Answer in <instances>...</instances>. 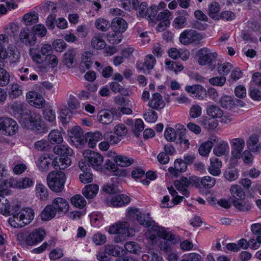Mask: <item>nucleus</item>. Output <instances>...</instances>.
Masks as SVG:
<instances>
[{"label": "nucleus", "mask_w": 261, "mask_h": 261, "mask_svg": "<svg viewBox=\"0 0 261 261\" xmlns=\"http://www.w3.org/2000/svg\"><path fill=\"white\" fill-rule=\"evenodd\" d=\"M108 232L110 234H116L113 239L115 243H121L125 241L128 237L133 236L135 231L130 227L128 222L121 221L110 226Z\"/></svg>", "instance_id": "1"}, {"label": "nucleus", "mask_w": 261, "mask_h": 261, "mask_svg": "<svg viewBox=\"0 0 261 261\" xmlns=\"http://www.w3.org/2000/svg\"><path fill=\"white\" fill-rule=\"evenodd\" d=\"M46 236L45 230L41 228H36L30 232H20L17 234L19 242H25L29 246H33L42 242Z\"/></svg>", "instance_id": "2"}, {"label": "nucleus", "mask_w": 261, "mask_h": 261, "mask_svg": "<svg viewBox=\"0 0 261 261\" xmlns=\"http://www.w3.org/2000/svg\"><path fill=\"white\" fill-rule=\"evenodd\" d=\"M65 173L63 170H57L50 172L47 176V182L49 188L55 192L62 191L64 187Z\"/></svg>", "instance_id": "3"}, {"label": "nucleus", "mask_w": 261, "mask_h": 261, "mask_svg": "<svg viewBox=\"0 0 261 261\" xmlns=\"http://www.w3.org/2000/svg\"><path fill=\"white\" fill-rule=\"evenodd\" d=\"M218 57L216 52L212 51L207 47L200 48L197 51L198 63L200 65H207L208 69L214 70L216 68V60Z\"/></svg>", "instance_id": "4"}, {"label": "nucleus", "mask_w": 261, "mask_h": 261, "mask_svg": "<svg viewBox=\"0 0 261 261\" xmlns=\"http://www.w3.org/2000/svg\"><path fill=\"white\" fill-rule=\"evenodd\" d=\"M41 116L35 112H30L28 116L22 117L20 122L24 127L33 130H39L41 127Z\"/></svg>", "instance_id": "5"}, {"label": "nucleus", "mask_w": 261, "mask_h": 261, "mask_svg": "<svg viewBox=\"0 0 261 261\" xmlns=\"http://www.w3.org/2000/svg\"><path fill=\"white\" fill-rule=\"evenodd\" d=\"M202 35L192 29L185 30L180 35L179 41L184 45H189L192 43H198L202 39Z\"/></svg>", "instance_id": "6"}, {"label": "nucleus", "mask_w": 261, "mask_h": 261, "mask_svg": "<svg viewBox=\"0 0 261 261\" xmlns=\"http://www.w3.org/2000/svg\"><path fill=\"white\" fill-rule=\"evenodd\" d=\"M54 152L59 155L54 159L52 162L53 166L57 170L65 169V146L64 145H56L54 148Z\"/></svg>", "instance_id": "7"}, {"label": "nucleus", "mask_w": 261, "mask_h": 261, "mask_svg": "<svg viewBox=\"0 0 261 261\" xmlns=\"http://www.w3.org/2000/svg\"><path fill=\"white\" fill-rule=\"evenodd\" d=\"M18 129V125L17 122L10 118H0V130L6 135H13Z\"/></svg>", "instance_id": "8"}, {"label": "nucleus", "mask_w": 261, "mask_h": 261, "mask_svg": "<svg viewBox=\"0 0 261 261\" xmlns=\"http://www.w3.org/2000/svg\"><path fill=\"white\" fill-rule=\"evenodd\" d=\"M83 155L85 158H87V160L86 159L84 160H86L88 164L89 163H90L94 169L98 170L101 168L103 158L100 153L87 150L84 151Z\"/></svg>", "instance_id": "9"}, {"label": "nucleus", "mask_w": 261, "mask_h": 261, "mask_svg": "<svg viewBox=\"0 0 261 261\" xmlns=\"http://www.w3.org/2000/svg\"><path fill=\"white\" fill-rule=\"evenodd\" d=\"M191 180L194 182V186L198 188L211 189L216 183L215 178L210 176H205L202 178L192 176Z\"/></svg>", "instance_id": "10"}, {"label": "nucleus", "mask_w": 261, "mask_h": 261, "mask_svg": "<svg viewBox=\"0 0 261 261\" xmlns=\"http://www.w3.org/2000/svg\"><path fill=\"white\" fill-rule=\"evenodd\" d=\"M79 166L83 172L79 175L80 181L84 184L92 182L93 179V175L90 172V166L88 162L86 160H82L80 161Z\"/></svg>", "instance_id": "11"}, {"label": "nucleus", "mask_w": 261, "mask_h": 261, "mask_svg": "<svg viewBox=\"0 0 261 261\" xmlns=\"http://www.w3.org/2000/svg\"><path fill=\"white\" fill-rule=\"evenodd\" d=\"M176 16L173 21L172 25L176 29L184 28L187 25V18L189 14L184 10H178L176 12Z\"/></svg>", "instance_id": "12"}, {"label": "nucleus", "mask_w": 261, "mask_h": 261, "mask_svg": "<svg viewBox=\"0 0 261 261\" xmlns=\"http://www.w3.org/2000/svg\"><path fill=\"white\" fill-rule=\"evenodd\" d=\"M26 97L29 102L37 108H42L45 105V100L42 96L36 91L28 92Z\"/></svg>", "instance_id": "13"}, {"label": "nucleus", "mask_w": 261, "mask_h": 261, "mask_svg": "<svg viewBox=\"0 0 261 261\" xmlns=\"http://www.w3.org/2000/svg\"><path fill=\"white\" fill-rule=\"evenodd\" d=\"M68 135L69 143L72 145L77 146L81 141L83 132L80 126H75L69 130Z\"/></svg>", "instance_id": "14"}, {"label": "nucleus", "mask_w": 261, "mask_h": 261, "mask_svg": "<svg viewBox=\"0 0 261 261\" xmlns=\"http://www.w3.org/2000/svg\"><path fill=\"white\" fill-rule=\"evenodd\" d=\"M232 144L231 154L236 159L240 158L245 146V141L242 138H235L231 141Z\"/></svg>", "instance_id": "15"}, {"label": "nucleus", "mask_w": 261, "mask_h": 261, "mask_svg": "<svg viewBox=\"0 0 261 261\" xmlns=\"http://www.w3.org/2000/svg\"><path fill=\"white\" fill-rule=\"evenodd\" d=\"M192 176L189 179L186 177H182L179 180H176L175 182V185L179 191L181 192L182 194L186 196L189 195L188 191L187 190L190 185L194 186V182L192 181Z\"/></svg>", "instance_id": "16"}, {"label": "nucleus", "mask_w": 261, "mask_h": 261, "mask_svg": "<svg viewBox=\"0 0 261 261\" xmlns=\"http://www.w3.org/2000/svg\"><path fill=\"white\" fill-rule=\"evenodd\" d=\"M20 79L22 81H37L38 75L32 68L22 67L19 69Z\"/></svg>", "instance_id": "17"}, {"label": "nucleus", "mask_w": 261, "mask_h": 261, "mask_svg": "<svg viewBox=\"0 0 261 261\" xmlns=\"http://www.w3.org/2000/svg\"><path fill=\"white\" fill-rule=\"evenodd\" d=\"M30 33L28 28H22L19 34V39L27 46H32L36 43V37L34 35H30Z\"/></svg>", "instance_id": "18"}, {"label": "nucleus", "mask_w": 261, "mask_h": 261, "mask_svg": "<svg viewBox=\"0 0 261 261\" xmlns=\"http://www.w3.org/2000/svg\"><path fill=\"white\" fill-rule=\"evenodd\" d=\"M165 106V102L163 99L162 95L159 93H154L149 99L148 106L153 109L160 110L163 109Z\"/></svg>", "instance_id": "19"}, {"label": "nucleus", "mask_w": 261, "mask_h": 261, "mask_svg": "<svg viewBox=\"0 0 261 261\" xmlns=\"http://www.w3.org/2000/svg\"><path fill=\"white\" fill-rule=\"evenodd\" d=\"M103 136L99 132H88L85 135V139L89 147L94 148L97 143L101 140Z\"/></svg>", "instance_id": "20"}, {"label": "nucleus", "mask_w": 261, "mask_h": 261, "mask_svg": "<svg viewBox=\"0 0 261 261\" xmlns=\"http://www.w3.org/2000/svg\"><path fill=\"white\" fill-rule=\"evenodd\" d=\"M222 162L217 157L210 159V166L207 168L208 172L213 176H218L221 173Z\"/></svg>", "instance_id": "21"}, {"label": "nucleus", "mask_w": 261, "mask_h": 261, "mask_svg": "<svg viewBox=\"0 0 261 261\" xmlns=\"http://www.w3.org/2000/svg\"><path fill=\"white\" fill-rule=\"evenodd\" d=\"M111 27L113 31H117L122 34L127 29V23L124 19L116 17L112 20Z\"/></svg>", "instance_id": "22"}, {"label": "nucleus", "mask_w": 261, "mask_h": 261, "mask_svg": "<svg viewBox=\"0 0 261 261\" xmlns=\"http://www.w3.org/2000/svg\"><path fill=\"white\" fill-rule=\"evenodd\" d=\"M53 51L52 46L48 44H44L41 46L40 52L41 53H37L33 55L32 59L38 64H42L43 62V59L42 58L41 55L46 56L48 54H51Z\"/></svg>", "instance_id": "23"}, {"label": "nucleus", "mask_w": 261, "mask_h": 261, "mask_svg": "<svg viewBox=\"0 0 261 261\" xmlns=\"http://www.w3.org/2000/svg\"><path fill=\"white\" fill-rule=\"evenodd\" d=\"M114 119L113 113L109 110H100L97 114L98 121L103 124H109Z\"/></svg>", "instance_id": "24"}, {"label": "nucleus", "mask_w": 261, "mask_h": 261, "mask_svg": "<svg viewBox=\"0 0 261 261\" xmlns=\"http://www.w3.org/2000/svg\"><path fill=\"white\" fill-rule=\"evenodd\" d=\"M80 70L84 72L86 69H89L93 64V55L89 51L85 52L81 57Z\"/></svg>", "instance_id": "25"}, {"label": "nucleus", "mask_w": 261, "mask_h": 261, "mask_svg": "<svg viewBox=\"0 0 261 261\" xmlns=\"http://www.w3.org/2000/svg\"><path fill=\"white\" fill-rule=\"evenodd\" d=\"M130 198L124 194L117 195L112 197L109 205L113 206L120 207L128 204Z\"/></svg>", "instance_id": "26"}, {"label": "nucleus", "mask_w": 261, "mask_h": 261, "mask_svg": "<svg viewBox=\"0 0 261 261\" xmlns=\"http://www.w3.org/2000/svg\"><path fill=\"white\" fill-rule=\"evenodd\" d=\"M220 8L219 4L215 2H212L208 6L207 14L213 19L215 20H220Z\"/></svg>", "instance_id": "27"}, {"label": "nucleus", "mask_w": 261, "mask_h": 261, "mask_svg": "<svg viewBox=\"0 0 261 261\" xmlns=\"http://www.w3.org/2000/svg\"><path fill=\"white\" fill-rule=\"evenodd\" d=\"M178 126L184 125L180 124H177L175 125V129L172 127H168L165 129L164 136L167 141L173 142L176 140V139H178L179 135V133L181 131L178 129Z\"/></svg>", "instance_id": "28"}, {"label": "nucleus", "mask_w": 261, "mask_h": 261, "mask_svg": "<svg viewBox=\"0 0 261 261\" xmlns=\"http://www.w3.org/2000/svg\"><path fill=\"white\" fill-rule=\"evenodd\" d=\"M156 63V60L152 55H148L146 56L144 63L143 65L141 64H137V68L139 70H150L153 68Z\"/></svg>", "instance_id": "29"}, {"label": "nucleus", "mask_w": 261, "mask_h": 261, "mask_svg": "<svg viewBox=\"0 0 261 261\" xmlns=\"http://www.w3.org/2000/svg\"><path fill=\"white\" fill-rule=\"evenodd\" d=\"M103 37V34L98 33L92 37L91 45L93 48L98 50L103 49L106 46V42Z\"/></svg>", "instance_id": "30"}, {"label": "nucleus", "mask_w": 261, "mask_h": 261, "mask_svg": "<svg viewBox=\"0 0 261 261\" xmlns=\"http://www.w3.org/2000/svg\"><path fill=\"white\" fill-rule=\"evenodd\" d=\"M259 136L257 134L251 135L247 141V146L249 150L252 152H257L260 150Z\"/></svg>", "instance_id": "31"}, {"label": "nucleus", "mask_w": 261, "mask_h": 261, "mask_svg": "<svg viewBox=\"0 0 261 261\" xmlns=\"http://www.w3.org/2000/svg\"><path fill=\"white\" fill-rule=\"evenodd\" d=\"M98 190V185L90 184L85 186L82 190V193L87 199H92L96 195Z\"/></svg>", "instance_id": "32"}, {"label": "nucleus", "mask_w": 261, "mask_h": 261, "mask_svg": "<svg viewBox=\"0 0 261 261\" xmlns=\"http://www.w3.org/2000/svg\"><path fill=\"white\" fill-rule=\"evenodd\" d=\"M152 228L156 232L158 237L163 240H174L175 239V236L171 232L167 231L164 227L153 225Z\"/></svg>", "instance_id": "33"}, {"label": "nucleus", "mask_w": 261, "mask_h": 261, "mask_svg": "<svg viewBox=\"0 0 261 261\" xmlns=\"http://www.w3.org/2000/svg\"><path fill=\"white\" fill-rule=\"evenodd\" d=\"M39 15L35 11H32L23 15L22 18V22L26 25H32L38 22Z\"/></svg>", "instance_id": "34"}, {"label": "nucleus", "mask_w": 261, "mask_h": 261, "mask_svg": "<svg viewBox=\"0 0 261 261\" xmlns=\"http://www.w3.org/2000/svg\"><path fill=\"white\" fill-rule=\"evenodd\" d=\"M230 193L232 200H243L245 198V192L242 188L238 185H233L230 188Z\"/></svg>", "instance_id": "35"}, {"label": "nucleus", "mask_w": 261, "mask_h": 261, "mask_svg": "<svg viewBox=\"0 0 261 261\" xmlns=\"http://www.w3.org/2000/svg\"><path fill=\"white\" fill-rule=\"evenodd\" d=\"M51 162V159L47 154H44L41 156L37 161V166L41 171H46L48 170L49 165Z\"/></svg>", "instance_id": "36"}, {"label": "nucleus", "mask_w": 261, "mask_h": 261, "mask_svg": "<svg viewBox=\"0 0 261 261\" xmlns=\"http://www.w3.org/2000/svg\"><path fill=\"white\" fill-rule=\"evenodd\" d=\"M158 12V8L156 6H151L148 8L146 12L144 17L146 18L149 21L150 25L153 26L154 23H155L156 14Z\"/></svg>", "instance_id": "37"}, {"label": "nucleus", "mask_w": 261, "mask_h": 261, "mask_svg": "<svg viewBox=\"0 0 261 261\" xmlns=\"http://www.w3.org/2000/svg\"><path fill=\"white\" fill-rule=\"evenodd\" d=\"M229 151V146L228 143L225 141H221L215 146L213 149L214 153L218 156H221L225 155Z\"/></svg>", "instance_id": "38"}, {"label": "nucleus", "mask_w": 261, "mask_h": 261, "mask_svg": "<svg viewBox=\"0 0 261 261\" xmlns=\"http://www.w3.org/2000/svg\"><path fill=\"white\" fill-rule=\"evenodd\" d=\"M56 210L53 205H47L40 214L41 218L43 221H48L53 219L56 215Z\"/></svg>", "instance_id": "39"}, {"label": "nucleus", "mask_w": 261, "mask_h": 261, "mask_svg": "<svg viewBox=\"0 0 261 261\" xmlns=\"http://www.w3.org/2000/svg\"><path fill=\"white\" fill-rule=\"evenodd\" d=\"M233 205L239 211L247 212L251 210L252 204L249 201H243L242 200H232Z\"/></svg>", "instance_id": "40"}, {"label": "nucleus", "mask_w": 261, "mask_h": 261, "mask_svg": "<svg viewBox=\"0 0 261 261\" xmlns=\"http://www.w3.org/2000/svg\"><path fill=\"white\" fill-rule=\"evenodd\" d=\"M36 194L40 200L45 201L48 198V191L46 187L41 184H37L35 188Z\"/></svg>", "instance_id": "41"}, {"label": "nucleus", "mask_w": 261, "mask_h": 261, "mask_svg": "<svg viewBox=\"0 0 261 261\" xmlns=\"http://www.w3.org/2000/svg\"><path fill=\"white\" fill-rule=\"evenodd\" d=\"M138 222L145 227L153 226L154 222L151 220L149 214L139 213L137 218Z\"/></svg>", "instance_id": "42"}, {"label": "nucleus", "mask_w": 261, "mask_h": 261, "mask_svg": "<svg viewBox=\"0 0 261 261\" xmlns=\"http://www.w3.org/2000/svg\"><path fill=\"white\" fill-rule=\"evenodd\" d=\"M76 50L73 48H69L66 53V66L73 68L76 65Z\"/></svg>", "instance_id": "43"}, {"label": "nucleus", "mask_w": 261, "mask_h": 261, "mask_svg": "<svg viewBox=\"0 0 261 261\" xmlns=\"http://www.w3.org/2000/svg\"><path fill=\"white\" fill-rule=\"evenodd\" d=\"M20 214L24 221L25 225L29 224L34 219V212L33 210L29 207H27L20 211Z\"/></svg>", "instance_id": "44"}, {"label": "nucleus", "mask_w": 261, "mask_h": 261, "mask_svg": "<svg viewBox=\"0 0 261 261\" xmlns=\"http://www.w3.org/2000/svg\"><path fill=\"white\" fill-rule=\"evenodd\" d=\"M144 261H162L163 258L157 250H150L147 254L142 255Z\"/></svg>", "instance_id": "45"}, {"label": "nucleus", "mask_w": 261, "mask_h": 261, "mask_svg": "<svg viewBox=\"0 0 261 261\" xmlns=\"http://www.w3.org/2000/svg\"><path fill=\"white\" fill-rule=\"evenodd\" d=\"M207 114L213 118L221 117L223 115L222 110L218 106L212 105L207 107Z\"/></svg>", "instance_id": "46"}, {"label": "nucleus", "mask_w": 261, "mask_h": 261, "mask_svg": "<svg viewBox=\"0 0 261 261\" xmlns=\"http://www.w3.org/2000/svg\"><path fill=\"white\" fill-rule=\"evenodd\" d=\"M70 202L74 207L81 209L84 208L87 204L86 200L80 194H76L72 196L70 198Z\"/></svg>", "instance_id": "47"}, {"label": "nucleus", "mask_w": 261, "mask_h": 261, "mask_svg": "<svg viewBox=\"0 0 261 261\" xmlns=\"http://www.w3.org/2000/svg\"><path fill=\"white\" fill-rule=\"evenodd\" d=\"M48 140L51 144H60L63 142V138L59 130L55 129L48 134Z\"/></svg>", "instance_id": "48"}, {"label": "nucleus", "mask_w": 261, "mask_h": 261, "mask_svg": "<svg viewBox=\"0 0 261 261\" xmlns=\"http://www.w3.org/2000/svg\"><path fill=\"white\" fill-rule=\"evenodd\" d=\"M9 224L14 228L22 227L25 225L20 214L13 215L8 219Z\"/></svg>", "instance_id": "49"}, {"label": "nucleus", "mask_w": 261, "mask_h": 261, "mask_svg": "<svg viewBox=\"0 0 261 261\" xmlns=\"http://www.w3.org/2000/svg\"><path fill=\"white\" fill-rule=\"evenodd\" d=\"M95 26L97 30L102 32H106L109 29L111 25L108 20L100 17L95 20Z\"/></svg>", "instance_id": "50"}, {"label": "nucleus", "mask_w": 261, "mask_h": 261, "mask_svg": "<svg viewBox=\"0 0 261 261\" xmlns=\"http://www.w3.org/2000/svg\"><path fill=\"white\" fill-rule=\"evenodd\" d=\"M123 38L122 34L117 31H113L107 34V40L112 44H117L121 42Z\"/></svg>", "instance_id": "51"}, {"label": "nucleus", "mask_w": 261, "mask_h": 261, "mask_svg": "<svg viewBox=\"0 0 261 261\" xmlns=\"http://www.w3.org/2000/svg\"><path fill=\"white\" fill-rule=\"evenodd\" d=\"M124 247L127 252L130 253L137 254L141 252V247L137 243L135 242L130 241L125 243Z\"/></svg>", "instance_id": "52"}, {"label": "nucleus", "mask_w": 261, "mask_h": 261, "mask_svg": "<svg viewBox=\"0 0 261 261\" xmlns=\"http://www.w3.org/2000/svg\"><path fill=\"white\" fill-rule=\"evenodd\" d=\"M105 248L109 255L113 256H118L122 250L121 247L113 244H108L105 246Z\"/></svg>", "instance_id": "53"}, {"label": "nucleus", "mask_w": 261, "mask_h": 261, "mask_svg": "<svg viewBox=\"0 0 261 261\" xmlns=\"http://www.w3.org/2000/svg\"><path fill=\"white\" fill-rule=\"evenodd\" d=\"M213 146V143L211 140H208L203 143L200 146L198 149L199 154L203 156H207L211 151Z\"/></svg>", "instance_id": "54"}, {"label": "nucleus", "mask_w": 261, "mask_h": 261, "mask_svg": "<svg viewBox=\"0 0 261 261\" xmlns=\"http://www.w3.org/2000/svg\"><path fill=\"white\" fill-rule=\"evenodd\" d=\"M115 163L121 167H127L133 163V160L123 155H117L114 158Z\"/></svg>", "instance_id": "55"}, {"label": "nucleus", "mask_w": 261, "mask_h": 261, "mask_svg": "<svg viewBox=\"0 0 261 261\" xmlns=\"http://www.w3.org/2000/svg\"><path fill=\"white\" fill-rule=\"evenodd\" d=\"M8 42L7 36L4 34L0 35V58L5 59L8 57V53L5 48V44Z\"/></svg>", "instance_id": "56"}, {"label": "nucleus", "mask_w": 261, "mask_h": 261, "mask_svg": "<svg viewBox=\"0 0 261 261\" xmlns=\"http://www.w3.org/2000/svg\"><path fill=\"white\" fill-rule=\"evenodd\" d=\"M178 130H180H180H181V132H180V133H179V135L177 139L178 142L181 144H184L185 147L189 148L190 143L189 140L187 138L186 136V133L187 130L185 126H178Z\"/></svg>", "instance_id": "57"}, {"label": "nucleus", "mask_w": 261, "mask_h": 261, "mask_svg": "<svg viewBox=\"0 0 261 261\" xmlns=\"http://www.w3.org/2000/svg\"><path fill=\"white\" fill-rule=\"evenodd\" d=\"M33 180L29 177H24L16 181L15 186L18 189H25L31 187L33 185Z\"/></svg>", "instance_id": "58"}, {"label": "nucleus", "mask_w": 261, "mask_h": 261, "mask_svg": "<svg viewBox=\"0 0 261 261\" xmlns=\"http://www.w3.org/2000/svg\"><path fill=\"white\" fill-rule=\"evenodd\" d=\"M53 207L56 210V212H61L65 207V199L61 198L58 197L55 199L52 203Z\"/></svg>", "instance_id": "59"}, {"label": "nucleus", "mask_w": 261, "mask_h": 261, "mask_svg": "<svg viewBox=\"0 0 261 261\" xmlns=\"http://www.w3.org/2000/svg\"><path fill=\"white\" fill-rule=\"evenodd\" d=\"M219 103L222 108L226 109L232 108L234 105V101L231 97L227 95L222 96L219 100Z\"/></svg>", "instance_id": "60"}, {"label": "nucleus", "mask_w": 261, "mask_h": 261, "mask_svg": "<svg viewBox=\"0 0 261 261\" xmlns=\"http://www.w3.org/2000/svg\"><path fill=\"white\" fill-rule=\"evenodd\" d=\"M232 68L233 66L231 63L224 62L218 67L217 70L220 74L225 76L229 73Z\"/></svg>", "instance_id": "61"}, {"label": "nucleus", "mask_w": 261, "mask_h": 261, "mask_svg": "<svg viewBox=\"0 0 261 261\" xmlns=\"http://www.w3.org/2000/svg\"><path fill=\"white\" fill-rule=\"evenodd\" d=\"M170 240H160L158 243V247L161 250L165 253H169L172 250V244L170 242Z\"/></svg>", "instance_id": "62"}, {"label": "nucleus", "mask_w": 261, "mask_h": 261, "mask_svg": "<svg viewBox=\"0 0 261 261\" xmlns=\"http://www.w3.org/2000/svg\"><path fill=\"white\" fill-rule=\"evenodd\" d=\"M34 148L38 151H45L49 150L50 149V146L47 141L41 140L35 143Z\"/></svg>", "instance_id": "63"}, {"label": "nucleus", "mask_w": 261, "mask_h": 261, "mask_svg": "<svg viewBox=\"0 0 261 261\" xmlns=\"http://www.w3.org/2000/svg\"><path fill=\"white\" fill-rule=\"evenodd\" d=\"M171 12L167 10H164L160 12L156 16V21H168L170 22V19L172 18Z\"/></svg>", "instance_id": "64"}]
</instances>
